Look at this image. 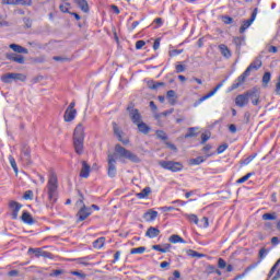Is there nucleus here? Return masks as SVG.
Wrapping results in <instances>:
<instances>
[{"instance_id":"59","label":"nucleus","mask_w":280,"mask_h":280,"mask_svg":"<svg viewBox=\"0 0 280 280\" xmlns=\"http://www.w3.org/2000/svg\"><path fill=\"white\" fill-rule=\"evenodd\" d=\"M180 54H183V50H178V49H173V50H170L168 52L171 57L178 56Z\"/></svg>"},{"instance_id":"51","label":"nucleus","mask_w":280,"mask_h":280,"mask_svg":"<svg viewBox=\"0 0 280 280\" xmlns=\"http://www.w3.org/2000/svg\"><path fill=\"white\" fill-rule=\"evenodd\" d=\"M24 200H32V198H34V192L32 190H27L24 196H23Z\"/></svg>"},{"instance_id":"46","label":"nucleus","mask_w":280,"mask_h":280,"mask_svg":"<svg viewBox=\"0 0 280 280\" xmlns=\"http://www.w3.org/2000/svg\"><path fill=\"white\" fill-rule=\"evenodd\" d=\"M156 137H158L159 139H162V141H166V139H167V135H166L165 131H163V130H158V131H156Z\"/></svg>"},{"instance_id":"42","label":"nucleus","mask_w":280,"mask_h":280,"mask_svg":"<svg viewBox=\"0 0 280 280\" xmlns=\"http://www.w3.org/2000/svg\"><path fill=\"white\" fill-rule=\"evenodd\" d=\"M187 255H189V257H205V255L203 254H200V253H198V252H196V250H194V249H188L187 250Z\"/></svg>"},{"instance_id":"39","label":"nucleus","mask_w":280,"mask_h":280,"mask_svg":"<svg viewBox=\"0 0 280 280\" xmlns=\"http://www.w3.org/2000/svg\"><path fill=\"white\" fill-rule=\"evenodd\" d=\"M9 161H10L11 167L13 168L15 174H19V166H16V160H14V158L12 155H10Z\"/></svg>"},{"instance_id":"12","label":"nucleus","mask_w":280,"mask_h":280,"mask_svg":"<svg viewBox=\"0 0 280 280\" xmlns=\"http://www.w3.org/2000/svg\"><path fill=\"white\" fill-rule=\"evenodd\" d=\"M250 75L246 70L243 72L242 75L237 78V80L232 84L230 91H235V89H240L242 84L246 82V79Z\"/></svg>"},{"instance_id":"44","label":"nucleus","mask_w":280,"mask_h":280,"mask_svg":"<svg viewBox=\"0 0 280 280\" xmlns=\"http://www.w3.org/2000/svg\"><path fill=\"white\" fill-rule=\"evenodd\" d=\"M2 5H19V0H2Z\"/></svg>"},{"instance_id":"19","label":"nucleus","mask_w":280,"mask_h":280,"mask_svg":"<svg viewBox=\"0 0 280 280\" xmlns=\"http://www.w3.org/2000/svg\"><path fill=\"white\" fill-rule=\"evenodd\" d=\"M78 115V110L75 109H66L63 119L65 121H73L75 116Z\"/></svg>"},{"instance_id":"7","label":"nucleus","mask_w":280,"mask_h":280,"mask_svg":"<svg viewBox=\"0 0 280 280\" xmlns=\"http://www.w3.org/2000/svg\"><path fill=\"white\" fill-rule=\"evenodd\" d=\"M160 165L164 170H170L171 172H180V170H183V165L179 162L162 161L160 162Z\"/></svg>"},{"instance_id":"16","label":"nucleus","mask_w":280,"mask_h":280,"mask_svg":"<svg viewBox=\"0 0 280 280\" xmlns=\"http://www.w3.org/2000/svg\"><path fill=\"white\" fill-rule=\"evenodd\" d=\"M8 60H12L13 62H18V65H24L25 63V57L22 55L16 54H7Z\"/></svg>"},{"instance_id":"27","label":"nucleus","mask_w":280,"mask_h":280,"mask_svg":"<svg viewBox=\"0 0 280 280\" xmlns=\"http://www.w3.org/2000/svg\"><path fill=\"white\" fill-rule=\"evenodd\" d=\"M168 242H171V244H178V243L186 244L187 243L178 234H173L172 236H170Z\"/></svg>"},{"instance_id":"55","label":"nucleus","mask_w":280,"mask_h":280,"mask_svg":"<svg viewBox=\"0 0 280 280\" xmlns=\"http://www.w3.org/2000/svg\"><path fill=\"white\" fill-rule=\"evenodd\" d=\"M222 21H223V23H225V25H231L233 23V18H231V16H223Z\"/></svg>"},{"instance_id":"57","label":"nucleus","mask_w":280,"mask_h":280,"mask_svg":"<svg viewBox=\"0 0 280 280\" xmlns=\"http://www.w3.org/2000/svg\"><path fill=\"white\" fill-rule=\"evenodd\" d=\"M145 47V40H138L136 43V49H143Z\"/></svg>"},{"instance_id":"33","label":"nucleus","mask_w":280,"mask_h":280,"mask_svg":"<svg viewBox=\"0 0 280 280\" xmlns=\"http://www.w3.org/2000/svg\"><path fill=\"white\" fill-rule=\"evenodd\" d=\"M198 128L197 127H190L188 128L187 133L185 135V139H191L194 137L198 136Z\"/></svg>"},{"instance_id":"21","label":"nucleus","mask_w":280,"mask_h":280,"mask_svg":"<svg viewBox=\"0 0 280 280\" xmlns=\"http://www.w3.org/2000/svg\"><path fill=\"white\" fill-rule=\"evenodd\" d=\"M223 84L219 83L212 91H210L208 94H206L205 96H202L199 102L202 103L205 102V100H209V97H213V95L215 93H218V91H220V89H222Z\"/></svg>"},{"instance_id":"35","label":"nucleus","mask_w":280,"mask_h":280,"mask_svg":"<svg viewBox=\"0 0 280 280\" xmlns=\"http://www.w3.org/2000/svg\"><path fill=\"white\" fill-rule=\"evenodd\" d=\"M207 161V158L205 156H198L190 160V165H200L201 163H205Z\"/></svg>"},{"instance_id":"23","label":"nucleus","mask_w":280,"mask_h":280,"mask_svg":"<svg viewBox=\"0 0 280 280\" xmlns=\"http://www.w3.org/2000/svg\"><path fill=\"white\" fill-rule=\"evenodd\" d=\"M143 218L144 220H147V222H154V219L159 218V212L154 210H149L144 213Z\"/></svg>"},{"instance_id":"10","label":"nucleus","mask_w":280,"mask_h":280,"mask_svg":"<svg viewBox=\"0 0 280 280\" xmlns=\"http://www.w3.org/2000/svg\"><path fill=\"white\" fill-rule=\"evenodd\" d=\"M23 208V205L16 202V201H10L9 202V209L11 211L12 220H18L19 218V211Z\"/></svg>"},{"instance_id":"31","label":"nucleus","mask_w":280,"mask_h":280,"mask_svg":"<svg viewBox=\"0 0 280 280\" xmlns=\"http://www.w3.org/2000/svg\"><path fill=\"white\" fill-rule=\"evenodd\" d=\"M173 113H174V109H170L160 114H155L154 117L159 121V126H163V124H161V117H167V115H172Z\"/></svg>"},{"instance_id":"11","label":"nucleus","mask_w":280,"mask_h":280,"mask_svg":"<svg viewBox=\"0 0 280 280\" xmlns=\"http://www.w3.org/2000/svg\"><path fill=\"white\" fill-rule=\"evenodd\" d=\"M89 215H91V208H86L85 205L81 206V209L77 213L78 222H84Z\"/></svg>"},{"instance_id":"22","label":"nucleus","mask_w":280,"mask_h":280,"mask_svg":"<svg viewBox=\"0 0 280 280\" xmlns=\"http://www.w3.org/2000/svg\"><path fill=\"white\" fill-rule=\"evenodd\" d=\"M136 126H137L139 132H141L142 135H150V126H148V124L143 122V120L138 122Z\"/></svg>"},{"instance_id":"18","label":"nucleus","mask_w":280,"mask_h":280,"mask_svg":"<svg viewBox=\"0 0 280 280\" xmlns=\"http://www.w3.org/2000/svg\"><path fill=\"white\" fill-rule=\"evenodd\" d=\"M258 69H261L260 59H256L255 61H253L245 71L250 75V71H258Z\"/></svg>"},{"instance_id":"58","label":"nucleus","mask_w":280,"mask_h":280,"mask_svg":"<svg viewBox=\"0 0 280 280\" xmlns=\"http://www.w3.org/2000/svg\"><path fill=\"white\" fill-rule=\"evenodd\" d=\"M33 0H19V5H32Z\"/></svg>"},{"instance_id":"38","label":"nucleus","mask_w":280,"mask_h":280,"mask_svg":"<svg viewBox=\"0 0 280 280\" xmlns=\"http://www.w3.org/2000/svg\"><path fill=\"white\" fill-rule=\"evenodd\" d=\"M262 220H265V221L277 220V212H271V213L262 214Z\"/></svg>"},{"instance_id":"47","label":"nucleus","mask_w":280,"mask_h":280,"mask_svg":"<svg viewBox=\"0 0 280 280\" xmlns=\"http://www.w3.org/2000/svg\"><path fill=\"white\" fill-rule=\"evenodd\" d=\"M255 156H257V154L248 156L243 162H241V165H249L250 163H253V160L255 159Z\"/></svg>"},{"instance_id":"8","label":"nucleus","mask_w":280,"mask_h":280,"mask_svg":"<svg viewBox=\"0 0 280 280\" xmlns=\"http://www.w3.org/2000/svg\"><path fill=\"white\" fill-rule=\"evenodd\" d=\"M257 12H258V9L255 8L253 13H252V16L249 20H245L243 21V24L242 26L240 27V33L241 34H244L246 32V30L249 28L250 25H253V23H255V19H257Z\"/></svg>"},{"instance_id":"13","label":"nucleus","mask_w":280,"mask_h":280,"mask_svg":"<svg viewBox=\"0 0 280 280\" xmlns=\"http://www.w3.org/2000/svg\"><path fill=\"white\" fill-rule=\"evenodd\" d=\"M21 159H22V161H24V163H26V165H31L32 164L30 147H27V145H23L22 147Z\"/></svg>"},{"instance_id":"49","label":"nucleus","mask_w":280,"mask_h":280,"mask_svg":"<svg viewBox=\"0 0 280 280\" xmlns=\"http://www.w3.org/2000/svg\"><path fill=\"white\" fill-rule=\"evenodd\" d=\"M253 176V173H247L245 176H243L242 178L237 179V183L241 185L242 183H246V180H248V178H250Z\"/></svg>"},{"instance_id":"15","label":"nucleus","mask_w":280,"mask_h":280,"mask_svg":"<svg viewBox=\"0 0 280 280\" xmlns=\"http://www.w3.org/2000/svg\"><path fill=\"white\" fill-rule=\"evenodd\" d=\"M90 175H91V165H89V163H86V161H82V168L80 172V177L89 178Z\"/></svg>"},{"instance_id":"1","label":"nucleus","mask_w":280,"mask_h":280,"mask_svg":"<svg viewBox=\"0 0 280 280\" xmlns=\"http://www.w3.org/2000/svg\"><path fill=\"white\" fill-rule=\"evenodd\" d=\"M73 148L77 154H84V126L79 124L73 132Z\"/></svg>"},{"instance_id":"5","label":"nucleus","mask_w":280,"mask_h":280,"mask_svg":"<svg viewBox=\"0 0 280 280\" xmlns=\"http://www.w3.org/2000/svg\"><path fill=\"white\" fill-rule=\"evenodd\" d=\"M107 163H108V168H107V174L109 178H115L117 176V160H115V153H109L107 155Z\"/></svg>"},{"instance_id":"62","label":"nucleus","mask_w":280,"mask_h":280,"mask_svg":"<svg viewBox=\"0 0 280 280\" xmlns=\"http://www.w3.org/2000/svg\"><path fill=\"white\" fill-rule=\"evenodd\" d=\"M24 25H25V27H27V28L32 27V19H30V18H24Z\"/></svg>"},{"instance_id":"14","label":"nucleus","mask_w":280,"mask_h":280,"mask_svg":"<svg viewBox=\"0 0 280 280\" xmlns=\"http://www.w3.org/2000/svg\"><path fill=\"white\" fill-rule=\"evenodd\" d=\"M235 104L240 108H244V106H248V96L246 92L244 94H240L236 96Z\"/></svg>"},{"instance_id":"34","label":"nucleus","mask_w":280,"mask_h":280,"mask_svg":"<svg viewBox=\"0 0 280 280\" xmlns=\"http://www.w3.org/2000/svg\"><path fill=\"white\" fill-rule=\"evenodd\" d=\"M105 242H106L105 237H100L93 242V247L100 250V248H104Z\"/></svg>"},{"instance_id":"24","label":"nucleus","mask_w":280,"mask_h":280,"mask_svg":"<svg viewBox=\"0 0 280 280\" xmlns=\"http://www.w3.org/2000/svg\"><path fill=\"white\" fill-rule=\"evenodd\" d=\"M147 237H150L151 240L154 237H159L161 235V231L156 228H149L145 233Z\"/></svg>"},{"instance_id":"56","label":"nucleus","mask_w":280,"mask_h":280,"mask_svg":"<svg viewBox=\"0 0 280 280\" xmlns=\"http://www.w3.org/2000/svg\"><path fill=\"white\" fill-rule=\"evenodd\" d=\"M209 139H211V136H210V135L202 133V135H201V144L207 143V141H209Z\"/></svg>"},{"instance_id":"20","label":"nucleus","mask_w":280,"mask_h":280,"mask_svg":"<svg viewBox=\"0 0 280 280\" xmlns=\"http://www.w3.org/2000/svg\"><path fill=\"white\" fill-rule=\"evenodd\" d=\"M9 47L13 51H15V54H30L27 48H25V47H23V46H21L19 44H10Z\"/></svg>"},{"instance_id":"26","label":"nucleus","mask_w":280,"mask_h":280,"mask_svg":"<svg viewBox=\"0 0 280 280\" xmlns=\"http://www.w3.org/2000/svg\"><path fill=\"white\" fill-rule=\"evenodd\" d=\"M74 3H77L82 12H89V2L86 0H74Z\"/></svg>"},{"instance_id":"43","label":"nucleus","mask_w":280,"mask_h":280,"mask_svg":"<svg viewBox=\"0 0 280 280\" xmlns=\"http://www.w3.org/2000/svg\"><path fill=\"white\" fill-rule=\"evenodd\" d=\"M186 218L189 220V222H194V224H198V215L196 214H186Z\"/></svg>"},{"instance_id":"6","label":"nucleus","mask_w":280,"mask_h":280,"mask_svg":"<svg viewBox=\"0 0 280 280\" xmlns=\"http://www.w3.org/2000/svg\"><path fill=\"white\" fill-rule=\"evenodd\" d=\"M1 80L2 82H4V84H10L12 80H14L15 82H25V80H27V77H25V74L23 73H7L2 75Z\"/></svg>"},{"instance_id":"53","label":"nucleus","mask_w":280,"mask_h":280,"mask_svg":"<svg viewBox=\"0 0 280 280\" xmlns=\"http://www.w3.org/2000/svg\"><path fill=\"white\" fill-rule=\"evenodd\" d=\"M218 266H219V268H221V270H224V268H226V260L219 258Z\"/></svg>"},{"instance_id":"41","label":"nucleus","mask_w":280,"mask_h":280,"mask_svg":"<svg viewBox=\"0 0 280 280\" xmlns=\"http://www.w3.org/2000/svg\"><path fill=\"white\" fill-rule=\"evenodd\" d=\"M211 144H206L203 148H202V152L206 154V159H209V156H213V153H209V151L211 150Z\"/></svg>"},{"instance_id":"45","label":"nucleus","mask_w":280,"mask_h":280,"mask_svg":"<svg viewBox=\"0 0 280 280\" xmlns=\"http://www.w3.org/2000/svg\"><path fill=\"white\" fill-rule=\"evenodd\" d=\"M279 265H280V258L276 261V264L270 269L269 277H272V275H275V272L277 271V268H279Z\"/></svg>"},{"instance_id":"40","label":"nucleus","mask_w":280,"mask_h":280,"mask_svg":"<svg viewBox=\"0 0 280 280\" xmlns=\"http://www.w3.org/2000/svg\"><path fill=\"white\" fill-rule=\"evenodd\" d=\"M270 72H265V74L262 75V84L265 88L268 86V84L270 83Z\"/></svg>"},{"instance_id":"36","label":"nucleus","mask_w":280,"mask_h":280,"mask_svg":"<svg viewBox=\"0 0 280 280\" xmlns=\"http://www.w3.org/2000/svg\"><path fill=\"white\" fill-rule=\"evenodd\" d=\"M113 128H114V135L117 136L118 141H121V135H124V132L119 129V126L117 125V122H113Z\"/></svg>"},{"instance_id":"25","label":"nucleus","mask_w":280,"mask_h":280,"mask_svg":"<svg viewBox=\"0 0 280 280\" xmlns=\"http://www.w3.org/2000/svg\"><path fill=\"white\" fill-rule=\"evenodd\" d=\"M151 194H152V188L145 187L144 189H142L141 192H137L136 196L137 198H139V200H143L144 198H148V196H150Z\"/></svg>"},{"instance_id":"63","label":"nucleus","mask_w":280,"mask_h":280,"mask_svg":"<svg viewBox=\"0 0 280 280\" xmlns=\"http://www.w3.org/2000/svg\"><path fill=\"white\" fill-rule=\"evenodd\" d=\"M175 69H176V73H183V71H185V66L179 63L175 67Z\"/></svg>"},{"instance_id":"29","label":"nucleus","mask_w":280,"mask_h":280,"mask_svg":"<svg viewBox=\"0 0 280 280\" xmlns=\"http://www.w3.org/2000/svg\"><path fill=\"white\" fill-rule=\"evenodd\" d=\"M92 258L91 257H82L77 259V264L80 266H93V262H91Z\"/></svg>"},{"instance_id":"4","label":"nucleus","mask_w":280,"mask_h":280,"mask_svg":"<svg viewBox=\"0 0 280 280\" xmlns=\"http://www.w3.org/2000/svg\"><path fill=\"white\" fill-rule=\"evenodd\" d=\"M127 112L129 114V118L131 119L132 124H135V126L143 121V116H141V112H139V109L135 108V103H130L127 106Z\"/></svg>"},{"instance_id":"37","label":"nucleus","mask_w":280,"mask_h":280,"mask_svg":"<svg viewBox=\"0 0 280 280\" xmlns=\"http://www.w3.org/2000/svg\"><path fill=\"white\" fill-rule=\"evenodd\" d=\"M143 253H145L144 246L131 248V250H130L131 255H143Z\"/></svg>"},{"instance_id":"64","label":"nucleus","mask_w":280,"mask_h":280,"mask_svg":"<svg viewBox=\"0 0 280 280\" xmlns=\"http://www.w3.org/2000/svg\"><path fill=\"white\" fill-rule=\"evenodd\" d=\"M159 47H161V39H155L154 44H153V49L154 51H156V49H159Z\"/></svg>"},{"instance_id":"2","label":"nucleus","mask_w":280,"mask_h":280,"mask_svg":"<svg viewBox=\"0 0 280 280\" xmlns=\"http://www.w3.org/2000/svg\"><path fill=\"white\" fill-rule=\"evenodd\" d=\"M115 152L119 159H127L131 163H141L138 154L132 153L130 150L121 147V144L115 145Z\"/></svg>"},{"instance_id":"61","label":"nucleus","mask_w":280,"mask_h":280,"mask_svg":"<svg viewBox=\"0 0 280 280\" xmlns=\"http://www.w3.org/2000/svg\"><path fill=\"white\" fill-rule=\"evenodd\" d=\"M172 248L171 244H165L161 250V253H170V249Z\"/></svg>"},{"instance_id":"54","label":"nucleus","mask_w":280,"mask_h":280,"mask_svg":"<svg viewBox=\"0 0 280 280\" xmlns=\"http://www.w3.org/2000/svg\"><path fill=\"white\" fill-rule=\"evenodd\" d=\"M228 148H229V144H228V143L221 144V145L217 149L218 154H222Z\"/></svg>"},{"instance_id":"60","label":"nucleus","mask_w":280,"mask_h":280,"mask_svg":"<svg viewBox=\"0 0 280 280\" xmlns=\"http://www.w3.org/2000/svg\"><path fill=\"white\" fill-rule=\"evenodd\" d=\"M201 222H202V228H203V229H208V228H209V218L203 217V218L201 219Z\"/></svg>"},{"instance_id":"28","label":"nucleus","mask_w":280,"mask_h":280,"mask_svg":"<svg viewBox=\"0 0 280 280\" xmlns=\"http://www.w3.org/2000/svg\"><path fill=\"white\" fill-rule=\"evenodd\" d=\"M219 49L224 58H231V50L224 44L219 45Z\"/></svg>"},{"instance_id":"52","label":"nucleus","mask_w":280,"mask_h":280,"mask_svg":"<svg viewBox=\"0 0 280 280\" xmlns=\"http://www.w3.org/2000/svg\"><path fill=\"white\" fill-rule=\"evenodd\" d=\"M79 194V200L77 201V205H81V207H84V195L82 194V191H78Z\"/></svg>"},{"instance_id":"17","label":"nucleus","mask_w":280,"mask_h":280,"mask_svg":"<svg viewBox=\"0 0 280 280\" xmlns=\"http://www.w3.org/2000/svg\"><path fill=\"white\" fill-rule=\"evenodd\" d=\"M28 253H34V255L37 257H45V258L51 257V253L45 252L40 248H30Z\"/></svg>"},{"instance_id":"30","label":"nucleus","mask_w":280,"mask_h":280,"mask_svg":"<svg viewBox=\"0 0 280 280\" xmlns=\"http://www.w3.org/2000/svg\"><path fill=\"white\" fill-rule=\"evenodd\" d=\"M166 97L168 100V104H172V106H174V104H176V92L174 90H170L166 93Z\"/></svg>"},{"instance_id":"9","label":"nucleus","mask_w":280,"mask_h":280,"mask_svg":"<svg viewBox=\"0 0 280 280\" xmlns=\"http://www.w3.org/2000/svg\"><path fill=\"white\" fill-rule=\"evenodd\" d=\"M247 95V100L252 102V104L254 106H258L259 105V90L257 88H254L253 90H249L246 92Z\"/></svg>"},{"instance_id":"48","label":"nucleus","mask_w":280,"mask_h":280,"mask_svg":"<svg viewBox=\"0 0 280 280\" xmlns=\"http://www.w3.org/2000/svg\"><path fill=\"white\" fill-rule=\"evenodd\" d=\"M243 43H244V37H234V44L236 45L237 49L242 47Z\"/></svg>"},{"instance_id":"50","label":"nucleus","mask_w":280,"mask_h":280,"mask_svg":"<svg viewBox=\"0 0 280 280\" xmlns=\"http://www.w3.org/2000/svg\"><path fill=\"white\" fill-rule=\"evenodd\" d=\"M213 272H215V266L213 265H208L206 267V275H213Z\"/></svg>"},{"instance_id":"32","label":"nucleus","mask_w":280,"mask_h":280,"mask_svg":"<svg viewBox=\"0 0 280 280\" xmlns=\"http://www.w3.org/2000/svg\"><path fill=\"white\" fill-rule=\"evenodd\" d=\"M21 220L25 222V224H34V219L32 218V214H30V212H23Z\"/></svg>"},{"instance_id":"3","label":"nucleus","mask_w":280,"mask_h":280,"mask_svg":"<svg viewBox=\"0 0 280 280\" xmlns=\"http://www.w3.org/2000/svg\"><path fill=\"white\" fill-rule=\"evenodd\" d=\"M47 189H48L49 202L51 203L56 202L57 194H58V176H56V174H51L49 176Z\"/></svg>"}]
</instances>
